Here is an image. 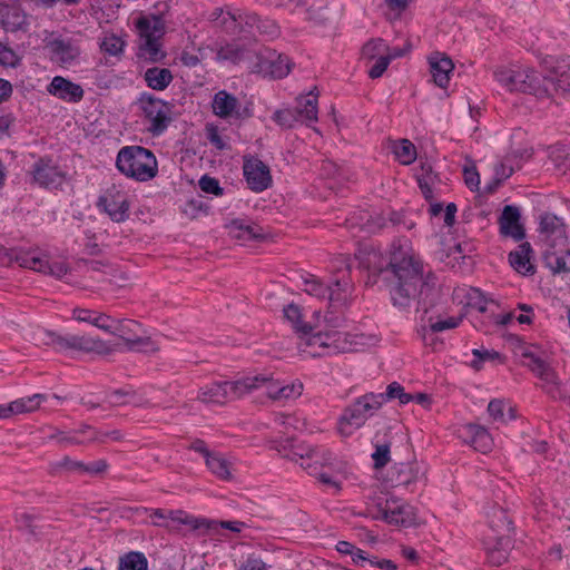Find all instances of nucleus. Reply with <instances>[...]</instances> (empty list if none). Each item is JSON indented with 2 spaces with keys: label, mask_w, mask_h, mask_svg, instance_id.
I'll list each match as a JSON object with an SVG mask.
<instances>
[{
  "label": "nucleus",
  "mask_w": 570,
  "mask_h": 570,
  "mask_svg": "<svg viewBox=\"0 0 570 570\" xmlns=\"http://www.w3.org/2000/svg\"><path fill=\"white\" fill-rule=\"evenodd\" d=\"M46 267L41 273L55 276L57 278L63 277L68 273V266L62 261L50 262L48 256L46 257Z\"/></svg>",
  "instance_id": "obj_53"
},
{
  "label": "nucleus",
  "mask_w": 570,
  "mask_h": 570,
  "mask_svg": "<svg viewBox=\"0 0 570 570\" xmlns=\"http://www.w3.org/2000/svg\"><path fill=\"white\" fill-rule=\"evenodd\" d=\"M174 511L175 510H169V511L165 512L161 509L153 510V512L150 514V518L154 519L153 524L156 527H164L168 531H178V525L183 524V523L179 522L178 520L174 521L170 518V512H174Z\"/></svg>",
  "instance_id": "obj_44"
},
{
  "label": "nucleus",
  "mask_w": 570,
  "mask_h": 570,
  "mask_svg": "<svg viewBox=\"0 0 570 570\" xmlns=\"http://www.w3.org/2000/svg\"><path fill=\"white\" fill-rule=\"evenodd\" d=\"M488 521L493 533L507 534L512 530V521L501 507L494 505L488 511Z\"/></svg>",
  "instance_id": "obj_30"
},
{
  "label": "nucleus",
  "mask_w": 570,
  "mask_h": 570,
  "mask_svg": "<svg viewBox=\"0 0 570 570\" xmlns=\"http://www.w3.org/2000/svg\"><path fill=\"white\" fill-rule=\"evenodd\" d=\"M493 75L495 80L510 92L534 94L540 87L537 72L530 68L499 67Z\"/></svg>",
  "instance_id": "obj_10"
},
{
  "label": "nucleus",
  "mask_w": 570,
  "mask_h": 570,
  "mask_svg": "<svg viewBox=\"0 0 570 570\" xmlns=\"http://www.w3.org/2000/svg\"><path fill=\"white\" fill-rule=\"evenodd\" d=\"M306 313L295 303L287 304V321L293 324V328L301 342L298 348L307 352L312 356H322L332 353L346 352V340L344 333L340 331H320L311 334L314 326L309 322H304Z\"/></svg>",
  "instance_id": "obj_2"
},
{
  "label": "nucleus",
  "mask_w": 570,
  "mask_h": 570,
  "mask_svg": "<svg viewBox=\"0 0 570 570\" xmlns=\"http://www.w3.org/2000/svg\"><path fill=\"white\" fill-rule=\"evenodd\" d=\"M170 518L175 521L184 523V525H188L193 530H206V531H217L218 528L229 530L235 533H239L244 528H246V523L242 521H216L208 519L195 518L193 515L187 514L184 511H174L170 512Z\"/></svg>",
  "instance_id": "obj_16"
},
{
  "label": "nucleus",
  "mask_w": 570,
  "mask_h": 570,
  "mask_svg": "<svg viewBox=\"0 0 570 570\" xmlns=\"http://www.w3.org/2000/svg\"><path fill=\"white\" fill-rule=\"evenodd\" d=\"M26 24V14L17 4L0 3V26L6 31H17Z\"/></svg>",
  "instance_id": "obj_26"
},
{
  "label": "nucleus",
  "mask_w": 570,
  "mask_h": 570,
  "mask_svg": "<svg viewBox=\"0 0 570 570\" xmlns=\"http://www.w3.org/2000/svg\"><path fill=\"white\" fill-rule=\"evenodd\" d=\"M258 376H264V374H259ZM265 377H268L269 380L267 382H261L258 383V387L266 386L267 390V396L271 400H278L282 395V393L285 390V386H283L278 381H275L272 375H265Z\"/></svg>",
  "instance_id": "obj_52"
},
{
  "label": "nucleus",
  "mask_w": 570,
  "mask_h": 570,
  "mask_svg": "<svg viewBox=\"0 0 570 570\" xmlns=\"http://www.w3.org/2000/svg\"><path fill=\"white\" fill-rule=\"evenodd\" d=\"M504 410H505V404L502 400H499V399H494V400L490 401V403L488 405V413L494 422H501V423L507 422Z\"/></svg>",
  "instance_id": "obj_55"
},
{
  "label": "nucleus",
  "mask_w": 570,
  "mask_h": 570,
  "mask_svg": "<svg viewBox=\"0 0 570 570\" xmlns=\"http://www.w3.org/2000/svg\"><path fill=\"white\" fill-rule=\"evenodd\" d=\"M117 169L128 178L146 183L158 175V163L154 153L141 146L122 147L116 158Z\"/></svg>",
  "instance_id": "obj_3"
},
{
  "label": "nucleus",
  "mask_w": 570,
  "mask_h": 570,
  "mask_svg": "<svg viewBox=\"0 0 570 570\" xmlns=\"http://www.w3.org/2000/svg\"><path fill=\"white\" fill-rule=\"evenodd\" d=\"M98 207L110 217L112 222L122 223L129 217V199L127 193L116 186L106 189L99 197Z\"/></svg>",
  "instance_id": "obj_14"
},
{
  "label": "nucleus",
  "mask_w": 570,
  "mask_h": 570,
  "mask_svg": "<svg viewBox=\"0 0 570 570\" xmlns=\"http://www.w3.org/2000/svg\"><path fill=\"white\" fill-rule=\"evenodd\" d=\"M206 465L218 479L223 481L232 480L230 463L220 454L214 452L207 458Z\"/></svg>",
  "instance_id": "obj_36"
},
{
  "label": "nucleus",
  "mask_w": 570,
  "mask_h": 570,
  "mask_svg": "<svg viewBox=\"0 0 570 570\" xmlns=\"http://www.w3.org/2000/svg\"><path fill=\"white\" fill-rule=\"evenodd\" d=\"M239 570H267L266 564L258 558L248 557L239 567Z\"/></svg>",
  "instance_id": "obj_64"
},
{
  "label": "nucleus",
  "mask_w": 570,
  "mask_h": 570,
  "mask_svg": "<svg viewBox=\"0 0 570 570\" xmlns=\"http://www.w3.org/2000/svg\"><path fill=\"white\" fill-rule=\"evenodd\" d=\"M136 105L147 125V131L153 136L163 135L171 122V106L148 92H142Z\"/></svg>",
  "instance_id": "obj_6"
},
{
  "label": "nucleus",
  "mask_w": 570,
  "mask_h": 570,
  "mask_svg": "<svg viewBox=\"0 0 570 570\" xmlns=\"http://www.w3.org/2000/svg\"><path fill=\"white\" fill-rule=\"evenodd\" d=\"M391 442L375 444V451L372 453L375 469L384 468L391 461Z\"/></svg>",
  "instance_id": "obj_45"
},
{
  "label": "nucleus",
  "mask_w": 570,
  "mask_h": 570,
  "mask_svg": "<svg viewBox=\"0 0 570 570\" xmlns=\"http://www.w3.org/2000/svg\"><path fill=\"white\" fill-rule=\"evenodd\" d=\"M140 325L132 320H118L111 332L112 335L126 342L130 351L155 353L158 345L150 337L139 336Z\"/></svg>",
  "instance_id": "obj_12"
},
{
  "label": "nucleus",
  "mask_w": 570,
  "mask_h": 570,
  "mask_svg": "<svg viewBox=\"0 0 570 570\" xmlns=\"http://www.w3.org/2000/svg\"><path fill=\"white\" fill-rule=\"evenodd\" d=\"M472 354L475 356V360L471 362V366L479 371L481 368V364L484 361H494V360H501V354L497 351H489V350H478L474 348L472 351Z\"/></svg>",
  "instance_id": "obj_48"
},
{
  "label": "nucleus",
  "mask_w": 570,
  "mask_h": 570,
  "mask_svg": "<svg viewBox=\"0 0 570 570\" xmlns=\"http://www.w3.org/2000/svg\"><path fill=\"white\" fill-rule=\"evenodd\" d=\"M379 276L386 283L393 305L399 308L410 306L419 286L420 295L424 294V288L429 291L423 281L422 264L401 247L391 253L387 266L379 271Z\"/></svg>",
  "instance_id": "obj_1"
},
{
  "label": "nucleus",
  "mask_w": 570,
  "mask_h": 570,
  "mask_svg": "<svg viewBox=\"0 0 570 570\" xmlns=\"http://www.w3.org/2000/svg\"><path fill=\"white\" fill-rule=\"evenodd\" d=\"M390 65V58L381 56L368 71L372 79L380 78Z\"/></svg>",
  "instance_id": "obj_61"
},
{
  "label": "nucleus",
  "mask_w": 570,
  "mask_h": 570,
  "mask_svg": "<svg viewBox=\"0 0 570 570\" xmlns=\"http://www.w3.org/2000/svg\"><path fill=\"white\" fill-rule=\"evenodd\" d=\"M173 73L167 68L151 67L144 73V80L153 90L163 91L173 81Z\"/></svg>",
  "instance_id": "obj_29"
},
{
  "label": "nucleus",
  "mask_w": 570,
  "mask_h": 570,
  "mask_svg": "<svg viewBox=\"0 0 570 570\" xmlns=\"http://www.w3.org/2000/svg\"><path fill=\"white\" fill-rule=\"evenodd\" d=\"M85 463L81 461H75L69 456L62 458L60 461L50 464L49 472L52 475L61 472H83Z\"/></svg>",
  "instance_id": "obj_43"
},
{
  "label": "nucleus",
  "mask_w": 570,
  "mask_h": 570,
  "mask_svg": "<svg viewBox=\"0 0 570 570\" xmlns=\"http://www.w3.org/2000/svg\"><path fill=\"white\" fill-rule=\"evenodd\" d=\"M464 181L471 190H478L480 185V176L475 167L464 168Z\"/></svg>",
  "instance_id": "obj_63"
},
{
  "label": "nucleus",
  "mask_w": 570,
  "mask_h": 570,
  "mask_svg": "<svg viewBox=\"0 0 570 570\" xmlns=\"http://www.w3.org/2000/svg\"><path fill=\"white\" fill-rule=\"evenodd\" d=\"M148 562L142 552L130 551L119 558L118 570H147Z\"/></svg>",
  "instance_id": "obj_39"
},
{
  "label": "nucleus",
  "mask_w": 570,
  "mask_h": 570,
  "mask_svg": "<svg viewBox=\"0 0 570 570\" xmlns=\"http://www.w3.org/2000/svg\"><path fill=\"white\" fill-rule=\"evenodd\" d=\"M229 234L239 240L248 242L262 236L257 226L246 225L242 220H234L229 226Z\"/></svg>",
  "instance_id": "obj_38"
},
{
  "label": "nucleus",
  "mask_w": 570,
  "mask_h": 570,
  "mask_svg": "<svg viewBox=\"0 0 570 570\" xmlns=\"http://www.w3.org/2000/svg\"><path fill=\"white\" fill-rule=\"evenodd\" d=\"M533 250L530 243L520 244L515 250L510 252L509 263L511 267L523 276H530L535 273V266L532 263Z\"/></svg>",
  "instance_id": "obj_24"
},
{
  "label": "nucleus",
  "mask_w": 570,
  "mask_h": 570,
  "mask_svg": "<svg viewBox=\"0 0 570 570\" xmlns=\"http://www.w3.org/2000/svg\"><path fill=\"white\" fill-rule=\"evenodd\" d=\"M466 306L478 309L480 313H484L487 311V299L483 296L482 292L478 288H469L466 294Z\"/></svg>",
  "instance_id": "obj_46"
},
{
  "label": "nucleus",
  "mask_w": 570,
  "mask_h": 570,
  "mask_svg": "<svg viewBox=\"0 0 570 570\" xmlns=\"http://www.w3.org/2000/svg\"><path fill=\"white\" fill-rule=\"evenodd\" d=\"M239 18V32H253L254 29L257 30V24H259L261 19L257 14L238 10Z\"/></svg>",
  "instance_id": "obj_47"
},
{
  "label": "nucleus",
  "mask_w": 570,
  "mask_h": 570,
  "mask_svg": "<svg viewBox=\"0 0 570 570\" xmlns=\"http://www.w3.org/2000/svg\"><path fill=\"white\" fill-rule=\"evenodd\" d=\"M86 432H90L89 440H91V441L105 442L106 438H111L115 441H121L124 439V436L119 430H112L110 432H99V431L92 430L90 426H85L83 429L78 431V433H86Z\"/></svg>",
  "instance_id": "obj_50"
},
{
  "label": "nucleus",
  "mask_w": 570,
  "mask_h": 570,
  "mask_svg": "<svg viewBox=\"0 0 570 570\" xmlns=\"http://www.w3.org/2000/svg\"><path fill=\"white\" fill-rule=\"evenodd\" d=\"M428 60L434 83L440 88H446L454 69L452 59L445 53L433 52Z\"/></svg>",
  "instance_id": "obj_20"
},
{
  "label": "nucleus",
  "mask_w": 570,
  "mask_h": 570,
  "mask_svg": "<svg viewBox=\"0 0 570 570\" xmlns=\"http://www.w3.org/2000/svg\"><path fill=\"white\" fill-rule=\"evenodd\" d=\"M434 181L432 174H429L428 176H417L419 187L426 200L432 198V186Z\"/></svg>",
  "instance_id": "obj_60"
},
{
  "label": "nucleus",
  "mask_w": 570,
  "mask_h": 570,
  "mask_svg": "<svg viewBox=\"0 0 570 570\" xmlns=\"http://www.w3.org/2000/svg\"><path fill=\"white\" fill-rule=\"evenodd\" d=\"M124 45V41L119 37L111 35L105 37L101 49L111 56H117L122 51Z\"/></svg>",
  "instance_id": "obj_54"
},
{
  "label": "nucleus",
  "mask_w": 570,
  "mask_h": 570,
  "mask_svg": "<svg viewBox=\"0 0 570 570\" xmlns=\"http://www.w3.org/2000/svg\"><path fill=\"white\" fill-rule=\"evenodd\" d=\"M238 99L226 90H220L215 94L212 107L213 111L219 118H239L240 112L238 109Z\"/></svg>",
  "instance_id": "obj_25"
},
{
  "label": "nucleus",
  "mask_w": 570,
  "mask_h": 570,
  "mask_svg": "<svg viewBox=\"0 0 570 570\" xmlns=\"http://www.w3.org/2000/svg\"><path fill=\"white\" fill-rule=\"evenodd\" d=\"M522 355L530 360L528 366L538 377L548 383H557V374L546 361L528 351L523 352Z\"/></svg>",
  "instance_id": "obj_32"
},
{
  "label": "nucleus",
  "mask_w": 570,
  "mask_h": 570,
  "mask_svg": "<svg viewBox=\"0 0 570 570\" xmlns=\"http://www.w3.org/2000/svg\"><path fill=\"white\" fill-rule=\"evenodd\" d=\"M33 183L43 188H59L66 180L63 171L51 158H39L32 166Z\"/></svg>",
  "instance_id": "obj_15"
},
{
  "label": "nucleus",
  "mask_w": 570,
  "mask_h": 570,
  "mask_svg": "<svg viewBox=\"0 0 570 570\" xmlns=\"http://www.w3.org/2000/svg\"><path fill=\"white\" fill-rule=\"evenodd\" d=\"M332 459L331 451L324 448H313L307 444L287 448V460L298 464L309 475H316L321 466L332 463Z\"/></svg>",
  "instance_id": "obj_11"
},
{
  "label": "nucleus",
  "mask_w": 570,
  "mask_h": 570,
  "mask_svg": "<svg viewBox=\"0 0 570 570\" xmlns=\"http://www.w3.org/2000/svg\"><path fill=\"white\" fill-rule=\"evenodd\" d=\"M540 230L548 237L566 240V225L561 218L552 214H544L540 220Z\"/></svg>",
  "instance_id": "obj_34"
},
{
  "label": "nucleus",
  "mask_w": 570,
  "mask_h": 570,
  "mask_svg": "<svg viewBox=\"0 0 570 570\" xmlns=\"http://www.w3.org/2000/svg\"><path fill=\"white\" fill-rule=\"evenodd\" d=\"M509 158H507L504 161H501L499 165L495 166V184H500L502 180L509 178L514 169L511 165H508Z\"/></svg>",
  "instance_id": "obj_62"
},
{
  "label": "nucleus",
  "mask_w": 570,
  "mask_h": 570,
  "mask_svg": "<svg viewBox=\"0 0 570 570\" xmlns=\"http://www.w3.org/2000/svg\"><path fill=\"white\" fill-rule=\"evenodd\" d=\"M47 48L51 60L62 67L73 65L81 53L78 41L72 38H55L47 43Z\"/></svg>",
  "instance_id": "obj_17"
},
{
  "label": "nucleus",
  "mask_w": 570,
  "mask_h": 570,
  "mask_svg": "<svg viewBox=\"0 0 570 570\" xmlns=\"http://www.w3.org/2000/svg\"><path fill=\"white\" fill-rule=\"evenodd\" d=\"M246 52L247 51L242 46L237 43H228L218 50L217 60L237 63L245 58Z\"/></svg>",
  "instance_id": "obj_41"
},
{
  "label": "nucleus",
  "mask_w": 570,
  "mask_h": 570,
  "mask_svg": "<svg viewBox=\"0 0 570 570\" xmlns=\"http://www.w3.org/2000/svg\"><path fill=\"white\" fill-rule=\"evenodd\" d=\"M265 376H246L236 381L212 382L202 386L197 400L203 403L225 404L253 392L261 382H267Z\"/></svg>",
  "instance_id": "obj_4"
},
{
  "label": "nucleus",
  "mask_w": 570,
  "mask_h": 570,
  "mask_svg": "<svg viewBox=\"0 0 570 570\" xmlns=\"http://www.w3.org/2000/svg\"><path fill=\"white\" fill-rule=\"evenodd\" d=\"M511 540L507 534H488L483 540L488 561L492 566H501L507 559Z\"/></svg>",
  "instance_id": "obj_19"
},
{
  "label": "nucleus",
  "mask_w": 570,
  "mask_h": 570,
  "mask_svg": "<svg viewBox=\"0 0 570 570\" xmlns=\"http://www.w3.org/2000/svg\"><path fill=\"white\" fill-rule=\"evenodd\" d=\"M466 431L471 438L470 442L475 450L482 453L491 451L493 440L485 428L478 424H468Z\"/></svg>",
  "instance_id": "obj_31"
},
{
  "label": "nucleus",
  "mask_w": 570,
  "mask_h": 570,
  "mask_svg": "<svg viewBox=\"0 0 570 570\" xmlns=\"http://www.w3.org/2000/svg\"><path fill=\"white\" fill-rule=\"evenodd\" d=\"M95 325L96 327L111 334V332L114 331V327L115 325L117 324L118 320L116 318H112L111 316L109 315H106L104 313H98L96 316H95Z\"/></svg>",
  "instance_id": "obj_58"
},
{
  "label": "nucleus",
  "mask_w": 570,
  "mask_h": 570,
  "mask_svg": "<svg viewBox=\"0 0 570 570\" xmlns=\"http://www.w3.org/2000/svg\"><path fill=\"white\" fill-rule=\"evenodd\" d=\"M137 29L139 31L138 56L150 62H158L165 58L161 49L160 38L164 32V23L160 18L151 19L142 17L137 20Z\"/></svg>",
  "instance_id": "obj_8"
},
{
  "label": "nucleus",
  "mask_w": 570,
  "mask_h": 570,
  "mask_svg": "<svg viewBox=\"0 0 570 570\" xmlns=\"http://www.w3.org/2000/svg\"><path fill=\"white\" fill-rule=\"evenodd\" d=\"M295 120L301 122H309L317 120V97L313 92L306 96L299 95L296 98Z\"/></svg>",
  "instance_id": "obj_27"
},
{
  "label": "nucleus",
  "mask_w": 570,
  "mask_h": 570,
  "mask_svg": "<svg viewBox=\"0 0 570 570\" xmlns=\"http://www.w3.org/2000/svg\"><path fill=\"white\" fill-rule=\"evenodd\" d=\"M376 394L383 397V404L394 399H397L400 401V404H407L412 402V394L406 393L404 391V387L397 382H392L391 384H389L385 393Z\"/></svg>",
  "instance_id": "obj_42"
},
{
  "label": "nucleus",
  "mask_w": 570,
  "mask_h": 570,
  "mask_svg": "<svg viewBox=\"0 0 570 570\" xmlns=\"http://www.w3.org/2000/svg\"><path fill=\"white\" fill-rule=\"evenodd\" d=\"M393 470L396 474L395 482L397 485L409 487L419 481L423 475L417 463H400L396 464Z\"/></svg>",
  "instance_id": "obj_33"
},
{
  "label": "nucleus",
  "mask_w": 570,
  "mask_h": 570,
  "mask_svg": "<svg viewBox=\"0 0 570 570\" xmlns=\"http://www.w3.org/2000/svg\"><path fill=\"white\" fill-rule=\"evenodd\" d=\"M543 262L553 274L570 273V246L564 250H547Z\"/></svg>",
  "instance_id": "obj_28"
},
{
  "label": "nucleus",
  "mask_w": 570,
  "mask_h": 570,
  "mask_svg": "<svg viewBox=\"0 0 570 570\" xmlns=\"http://www.w3.org/2000/svg\"><path fill=\"white\" fill-rule=\"evenodd\" d=\"M244 176L249 188L254 191H263L269 187L272 177L268 167L258 158L244 159Z\"/></svg>",
  "instance_id": "obj_18"
},
{
  "label": "nucleus",
  "mask_w": 570,
  "mask_h": 570,
  "mask_svg": "<svg viewBox=\"0 0 570 570\" xmlns=\"http://www.w3.org/2000/svg\"><path fill=\"white\" fill-rule=\"evenodd\" d=\"M375 510L372 518L383 520L390 524L407 527L415 519L414 508L396 498L387 499L384 504L379 503Z\"/></svg>",
  "instance_id": "obj_13"
},
{
  "label": "nucleus",
  "mask_w": 570,
  "mask_h": 570,
  "mask_svg": "<svg viewBox=\"0 0 570 570\" xmlns=\"http://www.w3.org/2000/svg\"><path fill=\"white\" fill-rule=\"evenodd\" d=\"M287 281L297 289H303L316 297L328 298L331 302L338 304L346 303L352 288V284L344 276L335 278L334 287L323 285L314 275H304L299 272H294L291 276H287Z\"/></svg>",
  "instance_id": "obj_5"
},
{
  "label": "nucleus",
  "mask_w": 570,
  "mask_h": 570,
  "mask_svg": "<svg viewBox=\"0 0 570 570\" xmlns=\"http://www.w3.org/2000/svg\"><path fill=\"white\" fill-rule=\"evenodd\" d=\"M199 188L206 194H213L215 196H222L224 189L220 187L218 179L204 175L198 181Z\"/></svg>",
  "instance_id": "obj_51"
},
{
  "label": "nucleus",
  "mask_w": 570,
  "mask_h": 570,
  "mask_svg": "<svg viewBox=\"0 0 570 570\" xmlns=\"http://www.w3.org/2000/svg\"><path fill=\"white\" fill-rule=\"evenodd\" d=\"M462 317H448L446 320H436L431 316L429 317L428 327H422V336L426 340V333L430 331L431 333H438L445 330L455 328L461 323Z\"/></svg>",
  "instance_id": "obj_40"
},
{
  "label": "nucleus",
  "mask_w": 570,
  "mask_h": 570,
  "mask_svg": "<svg viewBox=\"0 0 570 570\" xmlns=\"http://www.w3.org/2000/svg\"><path fill=\"white\" fill-rule=\"evenodd\" d=\"M41 342L42 344L51 346L58 352L75 350L85 353L108 355L115 351V348L109 346L105 341L91 337L89 335L61 336L55 332L46 331L42 333Z\"/></svg>",
  "instance_id": "obj_7"
},
{
  "label": "nucleus",
  "mask_w": 570,
  "mask_h": 570,
  "mask_svg": "<svg viewBox=\"0 0 570 570\" xmlns=\"http://www.w3.org/2000/svg\"><path fill=\"white\" fill-rule=\"evenodd\" d=\"M19 58L13 49L0 42V65L8 67H16Z\"/></svg>",
  "instance_id": "obj_57"
},
{
  "label": "nucleus",
  "mask_w": 570,
  "mask_h": 570,
  "mask_svg": "<svg viewBox=\"0 0 570 570\" xmlns=\"http://www.w3.org/2000/svg\"><path fill=\"white\" fill-rule=\"evenodd\" d=\"M16 122V116L10 111L0 110V139L11 136L10 128Z\"/></svg>",
  "instance_id": "obj_56"
},
{
  "label": "nucleus",
  "mask_w": 570,
  "mask_h": 570,
  "mask_svg": "<svg viewBox=\"0 0 570 570\" xmlns=\"http://www.w3.org/2000/svg\"><path fill=\"white\" fill-rule=\"evenodd\" d=\"M257 31L268 38L277 37L281 33L279 27L272 20H262L257 24Z\"/></svg>",
  "instance_id": "obj_59"
},
{
  "label": "nucleus",
  "mask_w": 570,
  "mask_h": 570,
  "mask_svg": "<svg viewBox=\"0 0 570 570\" xmlns=\"http://www.w3.org/2000/svg\"><path fill=\"white\" fill-rule=\"evenodd\" d=\"M6 256L9 263H17L20 267L29 268L41 273L45 271L47 255L41 254L38 249H10Z\"/></svg>",
  "instance_id": "obj_21"
},
{
  "label": "nucleus",
  "mask_w": 570,
  "mask_h": 570,
  "mask_svg": "<svg viewBox=\"0 0 570 570\" xmlns=\"http://www.w3.org/2000/svg\"><path fill=\"white\" fill-rule=\"evenodd\" d=\"M500 233L505 237H512L514 240L524 238V228L520 224V212L512 205L504 206L499 218Z\"/></svg>",
  "instance_id": "obj_23"
},
{
  "label": "nucleus",
  "mask_w": 570,
  "mask_h": 570,
  "mask_svg": "<svg viewBox=\"0 0 570 570\" xmlns=\"http://www.w3.org/2000/svg\"><path fill=\"white\" fill-rule=\"evenodd\" d=\"M383 405V397L376 393H366L354 401L340 419L338 433L342 436L352 434L350 428H361L368 416Z\"/></svg>",
  "instance_id": "obj_9"
},
{
  "label": "nucleus",
  "mask_w": 570,
  "mask_h": 570,
  "mask_svg": "<svg viewBox=\"0 0 570 570\" xmlns=\"http://www.w3.org/2000/svg\"><path fill=\"white\" fill-rule=\"evenodd\" d=\"M48 92L68 102H79L83 98L82 87L61 76L53 77L48 86Z\"/></svg>",
  "instance_id": "obj_22"
},
{
  "label": "nucleus",
  "mask_w": 570,
  "mask_h": 570,
  "mask_svg": "<svg viewBox=\"0 0 570 570\" xmlns=\"http://www.w3.org/2000/svg\"><path fill=\"white\" fill-rule=\"evenodd\" d=\"M46 400L45 394H33L32 396L21 397L11 402L7 406L8 417L18 413H27L37 410L40 403Z\"/></svg>",
  "instance_id": "obj_35"
},
{
  "label": "nucleus",
  "mask_w": 570,
  "mask_h": 570,
  "mask_svg": "<svg viewBox=\"0 0 570 570\" xmlns=\"http://www.w3.org/2000/svg\"><path fill=\"white\" fill-rule=\"evenodd\" d=\"M218 24L229 33H236L239 32V18H238V10L226 11Z\"/></svg>",
  "instance_id": "obj_49"
},
{
  "label": "nucleus",
  "mask_w": 570,
  "mask_h": 570,
  "mask_svg": "<svg viewBox=\"0 0 570 570\" xmlns=\"http://www.w3.org/2000/svg\"><path fill=\"white\" fill-rule=\"evenodd\" d=\"M392 153L403 165H410L416 159V148L409 139L393 141Z\"/></svg>",
  "instance_id": "obj_37"
}]
</instances>
